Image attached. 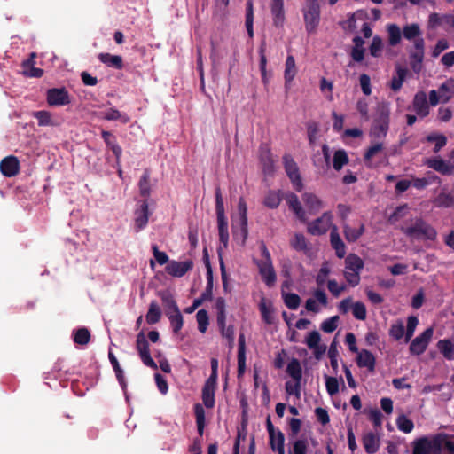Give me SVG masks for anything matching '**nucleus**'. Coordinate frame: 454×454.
<instances>
[{
	"mask_svg": "<svg viewBox=\"0 0 454 454\" xmlns=\"http://www.w3.org/2000/svg\"><path fill=\"white\" fill-rule=\"evenodd\" d=\"M198 329L200 333H205L209 325V317L207 311L204 309H200L196 314Z\"/></svg>",
	"mask_w": 454,
	"mask_h": 454,
	"instance_id": "obj_54",
	"label": "nucleus"
},
{
	"mask_svg": "<svg viewBox=\"0 0 454 454\" xmlns=\"http://www.w3.org/2000/svg\"><path fill=\"white\" fill-rule=\"evenodd\" d=\"M290 245L296 251L305 252L308 250V242L302 233H295L294 239L290 241Z\"/></svg>",
	"mask_w": 454,
	"mask_h": 454,
	"instance_id": "obj_53",
	"label": "nucleus"
},
{
	"mask_svg": "<svg viewBox=\"0 0 454 454\" xmlns=\"http://www.w3.org/2000/svg\"><path fill=\"white\" fill-rule=\"evenodd\" d=\"M425 165L443 176H450L454 173V164L442 160L441 157L427 159Z\"/></svg>",
	"mask_w": 454,
	"mask_h": 454,
	"instance_id": "obj_15",
	"label": "nucleus"
},
{
	"mask_svg": "<svg viewBox=\"0 0 454 454\" xmlns=\"http://www.w3.org/2000/svg\"><path fill=\"white\" fill-rule=\"evenodd\" d=\"M246 28L250 38L254 37V3L253 0H247L246 3Z\"/></svg>",
	"mask_w": 454,
	"mask_h": 454,
	"instance_id": "obj_37",
	"label": "nucleus"
},
{
	"mask_svg": "<svg viewBox=\"0 0 454 454\" xmlns=\"http://www.w3.org/2000/svg\"><path fill=\"white\" fill-rule=\"evenodd\" d=\"M432 443L436 454H442V451L448 454H454V435L440 433L432 438Z\"/></svg>",
	"mask_w": 454,
	"mask_h": 454,
	"instance_id": "obj_12",
	"label": "nucleus"
},
{
	"mask_svg": "<svg viewBox=\"0 0 454 454\" xmlns=\"http://www.w3.org/2000/svg\"><path fill=\"white\" fill-rule=\"evenodd\" d=\"M301 12L307 33L315 34L320 22V5L318 0H306Z\"/></svg>",
	"mask_w": 454,
	"mask_h": 454,
	"instance_id": "obj_5",
	"label": "nucleus"
},
{
	"mask_svg": "<svg viewBox=\"0 0 454 454\" xmlns=\"http://www.w3.org/2000/svg\"><path fill=\"white\" fill-rule=\"evenodd\" d=\"M437 348L442 356L448 360H454V342L450 340H441Z\"/></svg>",
	"mask_w": 454,
	"mask_h": 454,
	"instance_id": "obj_43",
	"label": "nucleus"
},
{
	"mask_svg": "<svg viewBox=\"0 0 454 454\" xmlns=\"http://www.w3.org/2000/svg\"><path fill=\"white\" fill-rule=\"evenodd\" d=\"M270 445L273 451L279 452V450H285V435L280 430H278L272 435V442L270 440Z\"/></svg>",
	"mask_w": 454,
	"mask_h": 454,
	"instance_id": "obj_55",
	"label": "nucleus"
},
{
	"mask_svg": "<svg viewBox=\"0 0 454 454\" xmlns=\"http://www.w3.org/2000/svg\"><path fill=\"white\" fill-rule=\"evenodd\" d=\"M1 173L7 177L16 176L20 171V161L15 156H7L0 162Z\"/></svg>",
	"mask_w": 454,
	"mask_h": 454,
	"instance_id": "obj_17",
	"label": "nucleus"
},
{
	"mask_svg": "<svg viewBox=\"0 0 454 454\" xmlns=\"http://www.w3.org/2000/svg\"><path fill=\"white\" fill-rule=\"evenodd\" d=\"M414 51L410 53V65L411 69L419 74L422 69V62L425 55V41L418 38L413 43Z\"/></svg>",
	"mask_w": 454,
	"mask_h": 454,
	"instance_id": "obj_11",
	"label": "nucleus"
},
{
	"mask_svg": "<svg viewBox=\"0 0 454 454\" xmlns=\"http://www.w3.org/2000/svg\"><path fill=\"white\" fill-rule=\"evenodd\" d=\"M98 59L100 62H102L109 67H113L118 70H121L123 67L122 58L119 55H112L110 53H99Z\"/></svg>",
	"mask_w": 454,
	"mask_h": 454,
	"instance_id": "obj_28",
	"label": "nucleus"
},
{
	"mask_svg": "<svg viewBox=\"0 0 454 454\" xmlns=\"http://www.w3.org/2000/svg\"><path fill=\"white\" fill-rule=\"evenodd\" d=\"M356 364L360 368H367L369 372H374L376 359L373 354L367 350L362 349L357 353Z\"/></svg>",
	"mask_w": 454,
	"mask_h": 454,
	"instance_id": "obj_20",
	"label": "nucleus"
},
{
	"mask_svg": "<svg viewBox=\"0 0 454 454\" xmlns=\"http://www.w3.org/2000/svg\"><path fill=\"white\" fill-rule=\"evenodd\" d=\"M428 177H418L414 178L411 181V184L418 190L425 189L427 186H428L430 184H432L434 181L438 180V176L435 175H431L428 173Z\"/></svg>",
	"mask_w": 454,
	"mask_h": 454,
	"instance_id": "obj_57",
	"label": "nucleus"
},
{
	"mask_svg": "<svg viewBox=\"0 0 454 454\" xmlns=\"http://www.w3.org/2000/svg\"><path fill=\"white\" fill-rule=\"evenodd\" d=\"M282 201V194L280 191L270 190L264 199L263 205L270 209H275L278 207L279 204Z\"/></svg>",
	"mask_w": 454,
	"mask_h": 454,
	"instance_id": "obj_32",
	"label": "nucleus"
},
{
	"mask_svg": "<svg viewBox=\"0 0 454 454\" xmlns=\"http://www.w3.org/2000/svg\"><path fill=\"white\" fill-rule=\"evenodd\" d=\"M286 201L289 207V208L294 213L296 217L301 221H306V214L303 210L301 204L299 200L298 196L294 192H289L286 196Z\"/></svg>",
	"mask_w": 454,
	"mask_h": 454,
	"instance_id": "obj_21",
	"label": "nucleus"
},
{
	"mask_svg": "<svg viewBox=\"0 0 454 454\" xmlns=\"http://www.w3.org/2000/svg\"><path fill=\"white\" fill-rule=\"evenodd\" d=\"M219 240L227 247L229 242L228 221L227 218H217Z\"/></svg>",
	"mask_w": 454,
	"mask_h": 454,
	"instance_id": "obj_44",
	"label": "nucleus"
},
{
	"mask_svg": "<svg viewBox=\"0 0 454 454\" xmlns=\"http://www.w3.org/2000/svg\"><path fill=\"white\" fill-rule=\"evenodd\" d=\"M405 329L403 321L398 320L389 329V335L395 340H400L404 336Z\"/></svg>",
	"mask_w": 454,
	"mask_h": 454,
	"instance_id": "obj_60",
	"label": "nucleus"
},
{
	"mask_svg": "<svg viewBox=\"0 0 454 454\" xmlns=\"http://www.w3.org/2000/svg\"><path fill=\"white\" fill-rule=\"evenodd\" d=\"M396 75L393 76L390 82V88L395 92L399 91L403 86V83L407 76L408 70L401 66L395 67Z\"/></svg>",
	"mask_w": 454,
	"mask_h": 454,
	"instance_id": "obj_33",
	"label": "nucleus"
},
{
	"mask_svg": "<svg viewBox=\"0 0 454 454\" xmlns=\"http://www.w3.org/2000/svg\"><path fill=\"white\" fill-rule=\"evenodd\" d=\"M46 99L51 106H66L70 103L68 91L65 88L49 89Z\"/></svg>",
	"mask_w": 454,
	"mask_h": 454,
	"instance_id": "obj_13",
	"label": "nucleus"
},
{
	"mask_svg": "<svg viewBox=\"0 0 454 454\" xmlns=\"http://www.w3.org/2000/svg\"><path fill=\"white\" fill-rule=\"evenodd\" d=\"M403 35L406 40L411 41L421 37V30L417 23L407 24L403 28Z\"/></svg>",
	"mask_w": 454,
	"mask_h": 454,
	"instance_id": "obj_42",
	"label": "nucleus"
},
{
	"mask_svg": "<svg viewBox=\"0 0 454 454\" xmlns=\"http://www.w3.org/2000/svg\"><path fill=\"white\" fill-rule=\"evenodd\" d=\"M151 215L152 212L149 211L147 200H139L137 208L134 210V229L136 232L141 231L147 226Z\"/></svg>",
	"mask_w": 454,
	"mask_h": 454,
	"instance_id": "obj_8",
	"label": "nucleus"
},
{
	"mask_svg": "<svg viewBox=\"0 0 454 454\" xmlns=\"http://www.w3.org/2000/svg\"><path fill=\"white\" fill-rule=\"evenodd\" d=\"M354 46L350 51V57L355 62H362L364 59V41L360 36H355L353 38Z\"/></svg>",
	"mask_w": 454,
	"mask_h": 454,
	"instance_id": "obj_29",
	"label": "nucleus"
},
{
	"mask_svg": "<svg viewBox=\"0 0 454 454\" xmlns=\"http://www.w3.org/2000/svg\"><path fill=\"white\" fill-rule=\"evenodd\" d=\"M364 266V261L356 254H349L345 258V270L360 273Z\"/></svg>",
	"mask_w": 454,
	"mask_h": 454,
	"instance_id": "obj_30",
	"label": "nucleus"
},
{
	"mask_svg": "<svg viewBox=\"0 0 454 454\" xmlns=\"http://www.w3.org/2000/svg\"><path fill=\"white\" fill-rule=\"evenodd\" d=\"M102 118L106 121H120L121 123H128L130 118L126 114H121L115 108H108L101 113Z\"/></svg>",
	"mask_w": 454,
	"mask_h": 454,
	"instance_id": "obj_35",
	"label": "nucleus"
},
{
	"mask_svg": "<svg viewBox=\"0 0 454 454\" xmlns=\"http://www.w3.org/2000/svg\"><path fill=\"white\" fill-rule=\"evenodd\" d=\"M309 443L306 439H297L293 442L292 450H289L288 454H307Z\"/></svg>",
	"mask_w": 454,
	"mask_h": 454,
	"instance_id": "obj_56",
	"label": "nucleus"
},
{
	"mask_svg": "<svg viewBox=\"0 0 454 454\" xmlns=\"http://www.w3.org/2000/svg\"><path fill=\"white\" fill-rule=\"evenodd\" d=\"M412 109L420 119L429 114L430 107L427 94L424 91H419L415 94L412 100Z\"/></svg>",
	"mask_w": 454,
	"mask_h": 454,
	"instance_id": "obj_16",
	"label": "nucleus"
},
{
	"mask_svg": "<svg viewBox=\"0 0 454 454\" xmlns=\"http://www.w3.org/2000/svg\"><path fill=\"white\" fill-rule=\"evenodd\" d=\"M159 296L161 299L163 307L165 309L166 315L168 316V312L169 313H176L179 310V308L175 301L174 296L168 291H161L159 293Z\"/></svg>",
	"mask_w": 454,
	"mask_h": 454,
	"instance_id": "obj_25",
	"label": "nucleus"
},
{
	"mask_svg": "<svg viewBox=\"0 0 454 454\" xmlns=\"http://www.w3.org/2000/svg\"><path fill=\"white\" fill-rule=\"evenodd\" d=\"M139 194L147 200L151 195L150 171L145 169L138 182Z\"/></svg>",
	"mask_w": 454,
	"mask_h": 454,
	"instance_id": "obj_34",
	"label": "nucleus"
},
{
	"mask_svg": "<svg viewBox=\"0 0 454 454\" xmlns=\"http://www.w3.org/2000/svg\"><path fill=\"white\" fill-rule=\"evenodd\" d=\"M260 249L262 259L257 260L255 263L265 285L272 287L276 283L277 275L272 264L271 256L264 243H262Z\"/></svg>",
	"mask_w": 454,
	"mask_h": 454,
	"instance_id": "obj_3",
	"label": "nucleus"
},
{
	"mask_svg": "<svg viewBox=\"0 0 454 454\" xmlns=\"http://www.w3.org/2000/svg\"><path fill=\"white\" fill-rule=\"evenodd\" d=\"M396 426L400 431L405 434L411 433L414 428L413 421L407 418L404 414H401L397 417Z\"/></svg>",
	"mask_w": 454,
	"mask_h": 454,
	"instance_id": "obj_52",
	"label": "nucleus"
},
{
	"mask_svg": "<svg viewBox=\"0 0 454 454\" xmlns=\"http://www.w3.org/2000/svg\"><path fill=\"white\" fill-rule=\"evenodd\" d=\"M333 220L330 211L325 212L320 217L308 223V232L311 235L320 236L327 232Z\"/></svg>",
	"mask_w": 454,
	"mask_h": 454,
	"instance_id": "obj_10",
	"label": "nucleus"
},
{
	"mask_svg": "<svg viewBox=\"0 0 454 454\" xmlns=\"http://www.w3.org/2000/svg\"><path fill=\"white\" fill-rule=\"evenodd\" d=\"M239 222L236 224L232 223L233 239L240 245H245L248 235L247 228V207L244 198H239L238 203Z\"/></svg>",
	"mask_w": 454,
	"mask_h": 454,
	"instance_id": "obj_4",
	"label": "nucleus"
},
{
	"mask_svg": "<svg viewBox=\"0 0 454 454\" xmlns=\"http://www.w3.org/2000/svg\"><path fill=\"white\" fill-rule=\"evenodd\" d=\"M339 317L333 316L330 318L325 319L321 324V330L325 333H333L338 327Z\"/></svg>",
	"mask_w": 454,
	"mask_h": 454,
	"instance_id": "obj_64",
	"label": "nucleus"
},
{
	"mask_svg": "<svg viewBox=\"0 0 454 454\" xmlns=\"http://www.w3.org/2000/svg\"><path fill=\"white\" fill-rule=\"evenodd\" d=\"M161 310L156 301H152L149 304V309L145 316L146 322L149 325H154L160 320Z\"/></svg>",
	"mask_w": 454,
	"mask_h": 454,
	"instance_id": "obj_38",
	"label": "nucleus"
},
{
	"mask_svg": "<svg viewBox=\"0 0 454 454\" xmlns=\"http://www.w3.org/2000/svg\"><path fill=\"white\" fill-rule=\"evenodd\" d=\"M419 324V319L415 316H410L407 318V327L404 333L405 342H409L414 334L415 329Z\"/></svg>",
	"mask_w": 454,
	"mask_h": 454,
	"instance_id": "obj_59",
	"label": "nucleus"
},
{
	"mask_svg": "<svg viewBox=\"0 0 454 454\" xmlns=\"http://www.w3.org/2000/svg\"><path fill=\"white\" fill-rule=\"evenodd\" d=\"M434 329L427 328L422 333L417 336L411 342L409 350L411 355L419 356L424 353L433 337Z\"/></svg>",
	"mask_w": 454,
	"mask_h": 454,
	"instance_id": "obj_9",
	"label": "nucleus"
},
{
	"mask_svg": "<svg viewBox=\"0 0 454 454\" xmlns=\"http://www.w3.org/2000/svg\"><path fill=\"white\" fill-rule=\"evenodd\" d=\"M217 382L206 380L202 387V402L203 404L207 408L211 409L215 406V393Z\"/></svg>",
	"mask_w": 454,
	"mask_h": 454,
	"instance_id": "obj_19",
	"label": "nucleus"
},
{
	"mask_svg": "<svg viewBox=\"0 0 454 454\" xmlns=\"http://www.w3.org/2000/svg\"><path fill=\"white\" fill-rule=\"evenodd\" d=\"M270 11L273 17L274 26L282 27L285 20L283 0H272L270 4Z\"/></svg>",
	"mask_w": 454,
	"mask_h": 454,
	"instance_id": "obj_22",
	"label": "nucleus"
},
{
	"mask_svg": "<svg viewBox=\"0 0 454 454\" xmlns=\"http://www.w3.org/2000/svg\"><path fill=\"white\" fill-rule=\"evenodd\" d=\"M193 267L192 260L184 262H177L175 260L170 261L166 266V272L175 278H181L190 271Z\"/></svg>",
	"mask_w": 454,
	"mask_h": 454,
	"instance_id": "obj_14",
	"label": "nucleus"
},
{
	"mask_svg": "<svg viewBox=\"0 0 454 454\" xmlns=\"http://www.w3.org/2000/svg\"><path fill=\"white\" fill-rule=\"evenodd\" d=\"M283 163L285 171L293 184L294 188L297 192H301L303 184L296 162L290 154H285L283 156Z\"/></svg>",
	"mask_w": 454,
	"mask_h": 454,
	"instance_id": "obj_6",
	"label": "nucleus"
},
{
	"mask_svg": "<svg viewBox=\"0 0 454 454\" xmlns=\"http://www.w3.org/2000/svg\"><path fill=\"white\" fill-rule=\"evenodd\" d=\"M246 370V338L244 333L239 336L238 348V377H241Z\"/></svg>",
	"mask_w": 454,
	"mask_h": 454,
	"instance_id": "obj_23",
	"label": "nucleus"
},
{
	"mask_svg": "<svg viewBox=\"0 0 454 454\" xmlns=\"http://www.w3.org/2000/svg\"><path fill=\"white\" fill-rule=\"evenodd\" d=\"M363 444L368 454L376 453L380 448L379 438L372 432L365 434L363 437Z\"/></svg>",
	"mask_w": 454,
	"mask_h": 454,
	"instance_id": "obj_31",
	"label": "nucleus"
},
{
	"mask_svg": "<svg viewBox=\"0 0 454 454\" xmlns=\"http://www.w3.org/2000/svg\"><path fill=\"white\" fill-rule=\"evenodd\" d=\"M286 372L294 381H301L302 369L297 358H292L286 367Z\"/></svg>",
	"mask_w": 454,
	"mask_h": 454,
	"instance_id": "obj_40",
	"label": "nucleus"
},
{
	"mask_svg": "<svg viewBox=\"0 0 454 454\" xmlns=\"http://www.w3.org/2000/svg\"><path fill=\"white\" fill-rule=\"evenodd\" d=\"M91 335L90 331L86 327L78 328L74 333V342L77 345H87L90 340Z\"/></svg>",
	"mask_w": 454,
	"mask_h": 454,
	"instance_id": "obj_48",
	"label": "nucleus"
},
{
	"mask_svg": "<svg viewBox=\"0 0 454 454\" xmlns=\"http://www.w3.org/2000/svg\"><path fill=\"white\" fill-rule=\"evenodd\" d=\"M426 141L429 143H435L433 151L434 153H437L442 147L446 145L447 137L442 134L431 133L426 137Z\"/></svg>",
	"mask_w": 454,
	"mask_h": 454,
	"instance_id": "obj_46",
	"label": "nucleus"
},
{
	"mask_svg": "<svg viewBox=\"0 0 454 454\" xmlns=\"http://www.w3.org/2000/svg\"><path fill=\"white\" fill-rule=\"evenodd\" d=\"M348 156L344 149H339L334 152L333 158V168L336 171H340L342 168L348 163Z\"/></svg>",
	"mask_w": 454,
	"mask_h": 454,
	"instance_id": "obj_41",
	"label": "nucleus"
},
{
	"mask_svg": "<svg viewBox=\"0 0 454 454\" xmlns=\"http://www.w3.org/2000/svg\"><path fill=\"white\" fill-rule=\"evenodd\" d=\"M411 454H436L432 439L422 437L416 441Z\"/></svg>",
	"mask_w": 454,
	"mask_h": 454,
	"instance_id": "obj_24",
	"label": "nucleus"
},
{
	"mask_svg": "<svg viewBox=\"0 0 454 454\" xmlns=\"http://www.w3.org/2000/svg\"><path fill=\"white\" fill-rule=\"evenodd\" d=\"M400 231L411 240H430L436 239V230L421 217H415L405 222Z\"/></svg>",
	"mask_w": 454,
	"mask_h": 454,
	"instance_id": "obj_1",
	"label": "nucleus"
},
{
	"mask_svg": "<svg viewBox=\"0 0 454 454\" xmlns=\"http://www.w3.org/2000/svg\"><path fill=\"white\" fill-rule=\"evenodd\" d=\"M388 33V42L391 46H395L402 40V31L396 24H389L387 27Z\"/></svg>",
	"mask_w": 454,
	"mask_h": 454,
	"instance_id": "obj_47",
	"label": "nucleus"
},
{
	"mask_svg": "<svg viewBox=\"0 0 454 454\" xmlns=\"http://www.w3.org/2000/svg\"><path fill=\"white\" fill-rule=\"evenodd\" d=\"M297 69L295 65V59L293 55H288L285 65V83L287 85L290 83L294 76L296 75Z\"/></svg>",
	"mask_w": 454,
	"mask_h": 454,
	"instance_id": "obj_39",
	"label": "nucleus"
},
{
	"mask_svg": "<svg viewBox=\"0 0 454 454\" xmlns=\"http://www.w3.org/2000/svg\"><path fill=\"white\" fill-rule=\"evenodd\" d=\"M302 200L310 212H317L322 207V200L312 192H305Z\"/></svg>",
	"mask_w": 454,
	"mask_h": 454,
	"instance_id": "obj_36",
	"label": "nucleus"
},
{
	"mask_svg": "<svg viewBox=\"0 0 454 454\" xmlns=\"http://www.w3.org/2000/svg\"><path fill=\"white\" fill-rule=\"evenodd\" d=\"M136 348L145 365L153 370L158 369L157 364L153 361L150 355L149 343L143 332L138 333L137 335Z\"/></svg>",
	"mask_w": 454,
	"mask_h": 454,
	"instance_id": "obj_7",
	"label": "nucleus"
},
{
	"mask_svg": "<svg viewBox=\"0 0 454 454\" xmlns=\"http://www.w3.org/2000/svg\"><path fill=\"white\" fill-rule=\"evenodd\" d=\"M330 243L332 247L335 250L336 256L340 259L343 258L346 254V245L341 239L337 226L333 225L330 232Z\"/></svg>",
	"mask_w": 454,
	"mask_h": 454,
	"instance_id": "obj_18",
	"label": "nucleus"
},
{
	"mask_svg": "<svg viewBox=\"0 0 454 454\" xmlns=\"http://www.w3.org/2000/svg\"><path fill=\"white\" fill-rule=\"evenodd\" d=\"M285 305L290 309H297L301 304V298L294 293H282Z\"/></svg>",
	"mask_w": 454,
	"mask_h": 454,
	"instance_id": "obj_50",
	"label": "nucleus"
},
{
	"mask_svg": "<svg viewBox=\"0 0 454 454\" xmlns=\"http://www.w3.org/2000/svg\"><path fill=\"white\" fill-rule=\"evenodd\" d=\"M325 387L327 390V393L333 396L336 395L339 392V381L337 378L331 377V376H325Z\"/></svg>",
	"mask_w": 454,
	"mask_h": 454,
	"instance_id": "obj_62",
	"label": "nucleus"
},
{
	"mask_svg": "<svg viewBox=\"0 0 454 454\" xmlns=\"http://www.w3.org/2000/svg\"><path fill=\"white\" fill-rule=\"evenodd\" d=\"M442 103H448L454 97V78L447 79L438 89Z\"/></svg>",
	"mask_w": 454,
	"mask_h": 454,
	"instance_id": "obj_26",
	"label": "nucleus"
},
{
	"mask_svg": "<svg viewBox=\"0 0 454 454\" xmlns=\"http://www.w3.org/2000/svg\"><path fill=\"white\" fill-rule=\"evenodd\" d=\"M169 319L174 333H178L184 325V318L180 311L176 313L168 312L167 316Z\"/></svg>",
	"mask_w": 454,
	"mask_h": 454,
	"instance_id": "obj_51",
	"label": "nucleus"
},
{
	"mask_svg": "<svg viewBox=\"0 0 454 454\" xmlns=\"http://www.w3.org/2000/svg\"><path fill=\"white\" fill-rule=\"evenodd\" d=\"M33 115L37 120L39 126L53 125L51 121V114L48 111H36L33 114Z\"/></svg>",
	"mask_w": 454,
	"mask_h": 454,
	"instance_id": "obj_58",
	"label": "nucleus"
},
{
	"mask_svg": "<svg viewBox=\"0 0 454 454\" xmlns=\"http://www.w3.org/2000/svg\"><path fill=\"white\" fill-rule=\"evenodd\" d=\"M390 108L388 104H379L370 129V137L377 139L385 138L389 130Z\"/></svg>",
	"mask_w": 454,
	"mask_h": 454,
	"instance_id": "obj_2",
	"label": "nucleus"
},
{
	"mask_svg": "<svg viewBox=\"0 0 454 454\" xmlns=\"http://www.w3.org/2000/svg\"><path fill=\"white\" fill-rule=\"evenodd\" d=\"M202 300L210 301L213 298V272L209 262H207V286L201 294Z\"/></svg>",
	"mask_w": 454,
	"mask_h": 454,
	"instance_id": "obj_49",
	"label": "nucleus"
},
{
	"mask_svg": "<svg viewBox=\"0 0 454 454\" xmlns=\"http://www.w3.org/2000/svg\"><path fill=\"white\" fill-rule=\"evenodd\" d=\"M194 414L196 418L198 434L200 436H202L205 427V411L200 403H196L194 405Z\"/></svg>",
	"mask_w": 454,
	"mask_h": 454,
	"instance_id": "obj_45",
	"label": "nucleus"
},
{
	"mask_svg": "<svg viewBox=\"0 0 454 454\" xmlns=\"http://www.w3.org/2000/svg\"><path fill=\"white\" fill-rule=\"evenodd\" d=\"M364 224L360 223L357 229L352 228L347 223L343 224V234L346 240L349 243L356 242L364 232Z\"/></svg>",
	"mask_w": 454,
	"mask_h": 454,
	"instance_id": "obj_27",
	"label": "nucleus"
},
{
	"mask_svg": "<svg viewBox=\"0 0 454 454\" xmlns=\"http://www.w3.org/2000/svg\"><path fill=\"white\" fill-rule=\"evenodd\" d=\"M436 204L440 207H450L454 205V195L450 192H442L436 198Z\"/></svg>",
	"mask_w": 454,
	"mask_h": 454,
	"instance_id": "obj_63",
	"label": "nucleus"
},
{
	"mask_svg": "<svg viewBox=\"0 0 454 454\" xmlns=\"http://www.w3.org/2000/svg\"><path fill=\"white\" fill-rule=\"evenodd\" d=\"M383 43L381 38L378 35L374 36L369 47L370 54L372 57L378 58L381 55Z\"/></svg>",
	"mask_w": 454,
	"mask_h": 454,
	"instance_id": "obj_61",
	"label": "nucleus"
}]
</instances>
